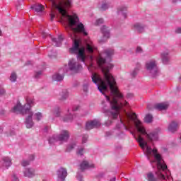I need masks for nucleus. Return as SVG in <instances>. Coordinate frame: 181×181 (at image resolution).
I'll return each mask as SVG.
<instances>
[{"label": "nucleus", "mask_w": 181, "mask_h": 181, "mask_svg": "<svg viewBox=\"0 0 181 181\" xmlns=\"http://www.w3.org/2000/svg\"><path fill=\"white\" fill-rule=\"evenodd\" d=\"M112 56H114V49H105L103 53L99 54L96 61L102 70L103 78L98 74H93L91 77L92 81L97 86L100 93L105 95L110 107V109H108L104 106L103 113L115 119L118 117L121 105H128V102L124 100V95L121 94L117 87L115 78L110 73V70L114 67V65L107 62V59H111ZM104 57H106L107 59Z\"/></svg>", "instance_id": "nucleus-1"}, {"label": "nucleus", "mask_w": 181, "mask_h": 181, "mask_svg": "<svg viewBox=\"0 0 181 181\" xmlns=\"http://www.w3.org/2000/svg\"><path fill=\"white\" fill-rule=\"evenodd\" d=\"M57 9L61 15V21L65 23L66 30H71L73 33H81L87 36L88 33L86 30L84 24L80 22L76 15L71 16L67 13V10L73 6V0H47Z\"/></svg>", "instance_id": "nucleus-2"}, {"label": "nucleus", "mask_w": 181, "mask_h": 181, "mask_svg": "<svg viewBox=\"0 0 181 181\" xmlns=\"http://www.w3.org/2000/svg\"><path fill=\"white\" fill-rule=\"evenodd\" d=\"M137 141L153 168H157L156 175L158 179L160 181H168L170 179V171L168 170L160 154L158 153V150L152 148L141 136H139Z\"/></svg>", "instance_id": "nucleus-3"}, {"label": "nucleus", "mask_w": 181, "mask_h": 181, "mask_svg": "<svg viewBox=\"0 0 181 181\" xmlns=\"http://www.w3.org/2000/svg\"><path fill=\"white\" fill-rule=\"evenodd\" d=\"M129 121H133L134 122V125L139 131L140 134L142 135H145L146 138L148 139V141H158V135L159 132H160V129L158 128L155 130V132H152L149 134L146 133V130H145V128L142 126V122L136 118V114L132 112L128 113L125 112V116L124 118H120V124H117V128L119 129L121 127H124V128H127V126H125V124H128Z\"/></svg>", "instance_id": "nucleus-4"}, {"label": "nucleus", "mask_w": 181, "mask_h": 181, "mask_svg": "<svg viewBox=\"0 0 181 181\" xmlns=\"http://www.w3.org/2000/svg\"><path fill=\"white\" fill-rule=\"evenodd\" d=\"M84 52H86V48L80 47V40H74L73 47L69 49V53H71V54H76L78 60L87 64L86 62H87V60L93 62V60H94V57H93V55L86 57V54H84Z\"/></svg>", "instance_id": "nucleus-5"}, {"label": "nucleus", "mask_w": 181, "mask_h": 181, "mask_svg": "<svg viewBox=\"0 0 181 181\" xmlns=\"http://www.w3.org/2000/svg\"><path fill=\"white\" fill-rule=\"evenodd\" d=\"M26 103L23 106L21 103H18L12 109L11 112H33L32 111V107L35 106V99L30 96L25 98Z\"/></svg>", "instance_id": "nucleus-6"}, {"label": "nucleus", "mask_w": 181, "mask_h": 181, "mask_svg": "<svg viewBox=\"0 0 181 181\" xmlns=\"http://www.w3.org/2000/svg\"><path fill=\"white\" fill-rule=\"evenodd\" d=\"M144 69L150 77H158L160 72L158 67V61L155 59H150L145 62Z\"/></svg>", "instance_id": "nucleus-7"}, {"label": "nucleus", "mask_w": 181, "mask_h": 181, "mask_svg": "<svg viewBox=\"0 0 181 181\" xmlns=\"http://www.w3.org/2000/svg\"><path fill=\"white\" fill-rule=\"evenodd\" d=\"M83 70V65L76 59H71L68 62V65L65 66L64 71L69 74H77Z\"/></svg>", "instance_id": "nucleus-8"}, {"label": "nucleus", "mask_w": 181, "mask_h": 181, "mask_svg": "<svg viewBox=\"0 0 181 181\" xmlns=\"http://www.w3.org/2000/svg\"><path fill=\"white\" fill-rule=\"evenodd\" d=\"M70 138V132L67 130H62L59 134H54L48 139L49 145H54L56 142H67Z\"/></svg>", "instance_id": "nucleus-9"}, {"label": "nucleus", "mask_w": 181, "mask_h": 181, "mask_svg": "<svg viewBox=\"0 0 181 181\" xmlns=\"http://www.w3.org/2000/svg\"><path fill=\"white\" fill-rule=\"evenodd\" d=\"M16 114H21L22 115H28L25 117V124L26 128L30 129L35 125V122H33V112H18Z\"/></svg>", "instance_id": "nucleus-10"}, {"label": "nucleus", "mask_w": 181, "mask_h": 181, "mask_svg": "<svg viewBox=\"0 0 181 181\" xmlns=\"http://www.w3.org/2000/svg\"><path fill=\"white\" fill-rule=\"evenodd\" d=\"M117 16H122L123 19H127L128 16V6L122 4L117 8Z\"/></svg>", "instance_id": "nucleus-11"}, {"label": "nucleus", "mask_w": 181, "mask_h": 181, "mask_svg": "<svg viewBox=\"0 0 181 181\" xmlns=\"http://www.w3.org/2000/svg\"><path fill=\"white\" fill-rule=\"evenodd\" d=\"M101 126V122L100 120L95 119L93 120H90L86 122V128L88 130L93 129V128H98Z\"/></svg>", "instance_id": "nucleus-12"}, {"label": "nucleus", "mask_w": 181, "mask_h": 181, "mask_svg": "<svg viewBox=\"0 0 181 181\" xmlns=\"http://www.w3.org/2000/svg\"><path fill=\"white\" fill-rule=\"evenodd\" d=\"M170 51L169 49H165L160 53V59L163 64H168L169 60H170Z\"/></svg>", "instance_id": "nucleus-13"}, {"label": "nucleus", "mask_w": 181, "mask_h": 181, "mask_svg": "<svg viewBox=\"0 0 181 181\" xmlns=\"http://www.w3.org/2000/svg\"><path fill=\"white\" fill-rule=\"evenodd\" d=\"M58 180L64 181L67 177V170L64 168H60L57 171Z\"/></svg>", "instance_id": "nucleus-14"}, {"label": "nucleus", "mask_w": 181, "mask_h": 181, "mask_svg": "<svg viewBox=\"0 0 181 181\" xmlns=\"http://www.w3.org/2000/svg\"><path fill=\"white\" fill-rule=\"evenodd\" d=\"M23 175L25 177H28L29 179H32L36 176V170L33 168H25L23 171Z\"/></svg>", "instance_id": "nucleus-15"}, {"label": "nucleus", "mask_w": 181, "mask_h": 181, "mask_svg": "<svg viewBox=\"0 0 181 181\" xmlns=\"http://www.w3.org/2000/svg\"><path fill=\"white\" fill-rule=\"evenodd\" d=\"M81 170H86V169H94L95 165L92 163H88L87 160H83L80 164Z\"/></svg>", "instance_id": "nucleus-16"}, {"label": "nucleus", "mask_w": 181, "mask_h": 181, "mask_svg": "<svg viewBox=\"0 0 181 181\" xmlns=\"http://www.w3.org/2000/svg\"><path fill=\"white\" fill-rule=\"evenodd\" d=\"M97 49V47L94 45V43H93V41L88 40L86 41V50L88 53H94V50Z\"/></svg>", "instance_id": "nucleus-17"}, {"label": "nucleus", "mask_w": 181, "mask_h": 181, "mask_svg": "<svg viewBox=\"0 0 181 181\" xmlns=\"http://www.w3.org/2000/svg\"><path fill=\"white\" fill-rule=\"evenodd\" d=\"M168 107L169 103H158L154 105L155 110H158V111H165V110H168Z\"/></svg>", "instance_id": "nucleus-18"}, {"label": "nucleus", "mask_w": 181, "mask_h": 181, "mask_svg": "<svg viewBox=\"0 0 181 181\" xmlns=\"http://www.w3.org/2000/svg\"><path fill=\"white\" fill-rule=\"evenodd\" d=\"M69 98V90L67 89H63L59 93V100L60 101H66Z\"/></svg>", "instance_id": "nucleus-19"}, {"label": "nucleus", "mask_w": 181, "mask_h": 181, "mask_svg": "<svg viewBox=\"0 0 181 181\" xmlns=\"http://www.w3.org/2000/svg\"><path fill=\"white\" fill-rule=\"evenodd\" d=\"M133 29L134 30L139 32V33H142L145 30V25L139 23H136L133 25Z\"/></svg>", "instance_id": "nucleus-20"}, {"label": "nucleus", "mask_w": 181, "mask_h": 181, "mask_svg": "<svg viewBox=\"0 0 181 181\" xmlns=\"http://www.w3.org/2000/svg\"><path fill=\"white\" fill-rule=\"evenodd\" d=\"M52 45L56 47H60L62 46V42H63V35H59L58 38H52Z\"/></svg>", "instance_id": "nucleus-21"}, {"label": "nucleus", "mask_w": 181, "mask_h": 181, "mask_svg": "<svg viewBox=\"0 0 181 181\" xmlns=\"http://www.w3.org/2000/svg\"><path fill=\"white\" fill-rule=\"evenodd\" d=\"M51 113L56 118H59V117H62V110L60 109V107H59V106L54 107L51 110Z\"/></svg>", "instance_id": "nucleus-22"}, {"label": "nucleus", "mask_w": 181, "mask_h": 181, "mask_svg": "<svg viewBox=\"0 0 181 181\" xmlns=\"http://www.w3.org/2000/svg\"><path fill=\"white\" fill-rule=\"evenodd\" d=\"M101 33L104 39H108L110 37V28L106 25H103L100 28Z\"/></svg>", "instance_id": "nucleus-23"}, {"label": "nucleus", "mask_w": 181, "mask_h": 181, "mask_svg": "<svg viewBox=\"0 0 181 181\" xmlns=\"http://www.w3.org/2000/svg\"><path fill=\"white\" fill-rule=\"evenodd\" d=\"M179 125V123L176 121L171 122L168 125V131L170 132H176L177 131V126Z\"/></svg>", "instance_id": "nucleus-24"}, {"label": "nucleus", "mask_w": 181, "mask_h": 181, "mask_svg": "<svg viewBox=\"0 0 181 181\" xmlns=\"http://www.w3.org/2000/svg\"><path fill=\"white\" fill-rule=\"evenodd\" d=\"M32 9H33L35 12L39 13L43 12V9H45V7L40 4H36L32 6Z\"/></svg>", "instance_id": "nucleus-25"}, {"label": "nucleus", "mask_w": 181, "mask_h": 181, "mask_svg": "<svg viewBox=\"0 0 181 181\" xmlns=\"http://www.w3.org/2000/svg\"><path fill=\"white\" fill-rule=\"evenodd\" d=\"M110 2H107V1H102L101 4L99 5V9H100V11H107V9L110 8Z\"/></svg>", "instance_id": "nucleus-26"}, {"label": "nucleus", "mask_w": 181, "mask_h": 181, "mask_svg": "<svg viewBox=\"0 0 181 181\" xmlns=\"http://www.w3.org/2000/svg\"><path fill=\"white\" fill-rule=\"evenodd\" d=\"M12 165V161L11 160V158L9 157H4L3 158V166L6 168H9Z\"/></svg>", "instance_id": "nucleus-27"}, {"label": "nucleus", "mask_w": 181, "mask_h": 181, "mask_svg": "<svg viewBox=\"0 0 181 181\" xmlns=\"http://www.w3.org/2000/svg\"><path fill=\"white\" fill-rule=\"evenodd\" d=\"M63 78H64V75H63V74L57 73L52 76L53 81H63Z\"/></svg>", "instance_id": "nucleus-28"}, {"label": "nucleus", "mask_w": 181, "mask_h": 181, "mask_svg": "<svg viewBox=\"0 0 181 181\" xmlns=\"http://www.w3.org/2000/svg\"><path fill=\"white\" fill-rule=\"evenodd\" d=\"M141 68V64H137V66L134 68V69L132 71L131 76L132 77H136L139 73V69Z\"/></svg>", "instance_id": "nucleus-29"}, {"label": "nucleus", "mask_w": 181, "mask_h": 181, "mask_svg": "<svg viewBox=\"0 0 181 181\" xmlns=\"http://www.w3.org/2000/svg\"><path fill=\"white\" fill-rule=\"evenodd\" d=\"M74 118V116H73L71 113H68L64 117H62V121H64V122H69V121H71Z\"/></svg>", "instance_id": "nucleus-30"}, {"label": "nucleus", "mask_w": 181, "mask_h": 181, "mask_svg": "<svg viewBox=\"0 0 181 181\" xmlns=\"http://www.w3.org/2000/svg\"><path fill=\"white\" fill-rule=\"evenodd\" d=\"M153 120V116L151 114L146 115L144 118V122H146V124H151V122H152Z\"/></svg>", "instance_id": "nucleus-31"}, {"label": "nucleus", "mask_w": 181, "mask_h": 181, "mask_svg": "<svg viewBox=\"0 0 181 181\" xmlns=\"http://www.w3.org/2000/svg\"><path fill=\"white\" fill-rule=\"evenodd\" d=\"M76 148V142H71L66 146V152H71Z\"/></svg>", "instance_id": "nucleus-32"}, {"label": "nucleus", "mask_w": 181, "mask_h": 181, "mask_svg": "<svg viewBox=\"0 0 181 181\" xmlns=\"http://www.w3.org/2000/svg\"><path fill=\"white\" fill-rule=\"evenodd\" d=\"M33 116L34 119H35L36 121H40V119L43 118V115H42V112H35V114H33Z\"/></svg>", "instance_id": "nucleus-33"}, {"label": "nucleus", "mask_w": 181, "mask_h": 181, "mask_svg": "<svg viewBox=\"0 0 181 181\" xmlns=\"http://www.w3.org/2000/svg\"><path fill=\"white\" fill-rule=\"evenodd\" d=\"M17 78H18V75H16V73L12 72L10 76V81H11V83H15Z\"/></svg>", "instance_id": "nucleus-34"}, {"label": "nucleus", "mask_w": 181, "mask_h": 181, "mask_svg": "<svg viewBox=\"0 0 181 181\" xmlns=\"http://www.w3.org/2000/svg\"><path fill=\"white\" fill-rule=\"evenodd\" d=\"M76 177L78 181H84V177H83V174L78 173Z\"/></svg>", "instance_id": "nucleus-35"}, {"label": "nucleus", "mask_w": 181, "mask_h": 181, "mask_svg": "<svg viewBox=\"0 0 181 181\" xmlns=\"http://www.w3.org/2000/svg\"><path fill=\"white\" fill-rule=\"evenodd\" d=\"M147 179L149 181H153L155 180V176H153V174L152 173H150L147 174Z\"/></svg>", "instance_id": "nucleus-36"}, {"label": "nucleus", "mask_w": 181, "mask_h": 181, "mask_svg": "<svg viewBox=\"0 0 181 181\" xmlns=\"http://www.w3.org/2000/svg\"><path fill=\"white\" fill-rule=\"evenodd\" d=\"M90 86V83L86 82L83 84V91L84 93H88V86Z\"/></svg>", "instance_id": "nucleus-37"}, {"label": "nucleus", "mask_w": 181, "mask_h": 181, "mask_svg": "<svg viewBox=\"0 0 181 181\" xmlns=\"http://www.w3.org/2000/svg\"><path fill=\"white\" fill-rule=\"evenodd\" d=\"M21 165L23 167L29 166V165H30V161L29 160H23Z\"/></svg>", "instance_id": "nucleus-38"}, {"label": "nucleus", "mask_w": 181, "mask_h": 181, "mask_svg": "<svg viewBox=\"0 0 181 181\" xmlns=\"http://www.w3.org/2000/svg\"><path fill=\"white\" fill-rule=\"evenodd\" d=\"M5 94H6V90H5L2 85H0V97H1V95H5Z\"/></svg>", "instance_id": "nucleus-39"}, {"label": "nucleus", "mask_w": 181, "mask_h": 181, "mask_svg": "<svg viewBox=\"0 0 181 181\" xmlns=\"http://www.w3.org/2000/svg\"><path fill=\"white\" fill-rule=\"evenodd\" d=\"M6 136H13V135H15V130H10V131H7L6 132Z\"/></svg>", "instance_id": "nucleus-40"}, {"label": "nucleus", "mask_w": 181, "mask_h": 181, "mask_svg": "<svg viewBox=\"0 0 181 181\" xmlns=\"http://www.w3.org/2000/svg\"><path fill=\"white\" fill-rule=\"evenodd\" d=\"M103 23H104V19L98 18V20H96L95 25H103Z\"/></svg>", "instance_id": "nucleus-41"}, {"label": "nucleus", "mask_w": 181, "mask_h": 181, "mask_svg": "<svg viewBox=\"0 0 181 181\" xmlns=\"http://www.w3.org/2000/svg\"><path fill=\"white\" fill-rule=\"evenodd\" d=\"M84 153V148L83 147H81L78 148L77 154L80 155L81 156H83Z\"/></svg>", "instance_id": "nucleus-42"}, {"label": "nucleus", "mask_w": 181, "mask_h": 181, "mask_svg": "<svg viewBox=\"0 0 181 181\" xmlns=\"http://www.w3.org/2000/svg\"><path fill=\"white\" fill-rule=\"evenodd\" d=\"M136 53L137 54H141V53H144V49H142V47H137L136 48Z\"/></svg>", "instance_id": "nucleus-43"}, {"label": "nucleus", "mask_w": 181, "mask_h": 181, "mask_svg": "<svg viewBox=\"0 0 181 181\" xmlns=\"http://www.w3.org/2000/svg\"><path fill=\"white\" fill-rule=\"evenodd\" d=\"M87 139H88V135L85 134L82 137V142L83 144H86L87 142Z\"/></svg>", "instance_id": "nucleus-44"}, {"label": "nucleus", "mask_w": 181, "mask_h": 181, "mask_svg": "<svg viewBox=\"0 0 181 181\" xmlns=\"http://www.w3.org/2000/svg\"><path fill=\"white\" fill-rule=\"evenodd\" d=\"M40 76H42V71H39L36 72L35 74V78H39V77H40Z\"/></svg>", "instance_id": "nucleus-45"}, {"label": "nucleus", "mask_w": 181, "mask_h": 181, "mask_svg": "<svg viewBox=\"0 0 181 181\" xmlns=\"http://www.w3.org/2000/svg\"><path fill=\"white\" fill-rule=\"evenodd\" d=\"M28 160L30 162L35 160V155H33V154L30 155V156L28 158Z\"/></svg>", "instance_id": "nucleus-46"}, {"label": "nucleus", "mask_w": 181, "mask_h": 181, "mask_svg": "<svg viewBox=\"0 0 181 181\" xmlns=\"http://www.w3.org/2000/svg\"><path fill=\"white\" fill-rule=\"evenodd\" d=\"M6 113V112L5 110L2 109V107H0V115H5Z\"/></svg>", "instance_id": "nucleus-47"}, {"label": "nucleus", "mask_w": 181, "mask_h": 181, "mask_svg": "<svg viewBox=\"0 0 181 181\" xmlns=\"http://www.w3.org/2000/svg\"><path fill=\"white\" fill-rule=\"evenodd\" d=\"M12 180H13V181H19V178H18V176L13 175L12 176Z\"/></svg>", "instance_id": "nucleus-48"}, {"label": "nucleus", "mask_w": 181, "mask_h": 181, "mask_svg": "<svg viewBox=\"0 0 181 181\" xmlns=\"http://www.w3.org/2000/svg\"><path fill=\"white\" fill-rule=\"evenodd\" d=\"M105 173H100L98 175L97 177L101 178V177H104L105 176Z\"/></svg>", "instance_id": "nucleus-49"}, {"label": "nucleus", "mask_w": 181, "mask_h": 181, "mask_svg": "<svg viewBox=\"0 0 181 181\" xmlns=\"http://www.w3.org/2000/svg\"><path fill=\"white\" fill-rule=\"evenodd\" d=\"M175 33H181V27H178L175 29Z\"/></svg>", "instance_id": "nucleus-50"}, {"label": "nucleus", "mask_w": 181, "mask_h": 181, "mask_svg": "<svg viewBox=\"0 0 181 181\" xmlns=\"http://www.w3.org/2000/svg\"><path fill=\"white\" fill-rule=\"evenodd\" d=\"M50 18H51V21H53L54 18H56V15L54 13H51Z\"/></svg>", "instance_id": "nucleus-51"}, {"label": "nucleus", "mask_w": 181, "mask_h": 181, "mask_svg": "<svg viewBox=\"0 0 181 181\" xmlns=\"http://www.w3.org/2000/svg\"><path fill=\"white\" fill-rule=\"evenodd\" d=\"M133 95H132V93H127V98H131L133 97Z\"/></svg>", "instance_id": "nucleus-52"}, {"label": "nucleus", "mask_w": 181, "mask_h": 181, "mask_svg": "<svg viewBox=\"0 0 181 181\" xmlns=\"http://www.w3.org/2000/svg\"><path fill=\"white\" fill-rule=\"evenodd\" d=\"M80 109V106H76V107H74V108H73V110L74 111H77L78 110H79Z\"/></svg>", "instance_id": "nucleus-53"}, {"label": "nucleus", "mask_w": 181, "mask_h": 181, "mask_svg": "<svg viewBox=\"0 0 181 181\" xmlns=\"http://www.w3.org/2000/svg\"><path fill=\"white\" fill-rule=\"evenodd\" d=\"M105 124L107 125V127H108V125H111V121L109 120V121L106 122Z\"/></svg>", "instance_id": "nucleus-54"}, {"label": "nucleus", "mask_w": 181, "mask_h": 181, "mask_svg": "<svg viewBox=\"0 0 181 181\" xmlns=\"http://www.w3.org/2000/svg\"><path fill=\"white\" fill-rule=\"evenodd\" d=\"M46 36H47L46 33H42V37H43V39H45V38L46 37Z\"/></svg>", "instance_id": "nucleus-55"}, {"label": "nucleus", "mask_w": 181, "mask_h": 181, "mask_svg": "<svg viewBox=\"0 0 181 181\" xmlns=\"http://www.w3.org/2000/svg\"><path fill=\"white\" fill-rule=\"evenodd\" d=\"M2 132H4V129H2V127H0V134H2Z\"/></svg>", "instance_id": "nucleus-56"}, {"label": "nucleus", "mask_w": 181, "mask_h": 181, "mask_svg": "<svg viewBox=\"0 0 181 181\" xmlns=\"http://www.w3.org/2000/svg\"><path fill=\"white\" fill-rule=\"evenodd\" d=\"M115 180H116V178H115V177H112V179H110V181H115Z\"/></svg>", "instance_id": "nucleus-57"}, {"label": "nucleus", "mask_w": 181, "mask_h": 181, "mask_svg": "<svg viewBox=\"0 0 181 181\" xmlns=\"http://www.w3.org/2000/svg\"><path fill=\"white\" fill-rule=\"evenodd\" d=\"M106 135H107V136H110V132H107V133H106Z\"/></svg>", "instance_id": "nucleus-58"}, {"label": "nucleus", "mask_w": 181, "mask_h": 181, "mask_svg": "<svg viewBox=\"0 0 181 181\" xmlns=\"http://www.w3.org/2000/svg\"><path fill=\"white\" fill-rule=\"evenodd\" d=\"M2 35V31L0 30V36Z\"/></svg>", "instance_id": "nucleus-59"}, {"label": "nucleus", "mask_w": 181, "mask_h": 181, "mask_svg": "<svg viewBox=\"0 0 181 181\" xmlns=\"http://www.w3.org/2000/svg\"><path fill=\"white\" fill-rule=\"evenodd\" d=\"M105 102H103V105H105Z\"/></svg>", "instance_id": "nucleus-60"}, {"label": "nucleus", "mask_w": 181, "mask_h": 181, "mask_svg": "<svg viewBox=\"0 0 181 181\" xmlns=\"http://www.w3.org/2000/svg\"><path fill=\"white\" fill-rule=\"evenodd\" d=\"M180 142H181V136H180Z\"/></svg>", "instance_id": "nucleus-61"}, {"label": "nucleus", "mask_w": 181, "mask_h": 181, "mask_svg": "<svg viewBox=\"0 0 181 181\" xmlns=\"http://www.w3.org/2000/svg\"><path fill=\"white\" fill-rule=\"evenodd\" d=\"M91 67H93V64H90Z\"/></svg>", "instance_id": "nucleus-62"}, {"label": "nucleus", "mask_w": 181, "mask_h": 181, "mask_svg": "<svg viewBox=\"0 0 181 181\" xmlns=\"http://www.w3.org/2000/svg\"><path fill=\"white\" fill-rule=\"evenodd\" d=\"M180 1H181V0H180Z\"/></svg>", "instance_id": "nucleus-63"}]
</instances>
